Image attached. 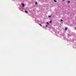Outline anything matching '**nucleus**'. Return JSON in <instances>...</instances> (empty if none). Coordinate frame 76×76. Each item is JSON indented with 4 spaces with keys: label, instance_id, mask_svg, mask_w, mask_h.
Here are the masks:
<instances>
[{
    "label": "nucleus",
    "instance_id": "2eb2a0df",
    "mask_svg": "<svg viewBox=\"0 0 76 76\" xmlns=\"http://www.w3.org/2000/svg\"><path fill=\"white\" fill-rule=\"evenodd\" d=\"M53 17H54V16H53Z\"/></svg>",
    "mask_w": 76,
    "mask_h": 76
},
{
    "label": "nucleus",
    "instance_id": "423d86ee",
    "mask_svg": "<svg viewBox=\"0 0 76 76\" xmlns=\"http://www.w3.org/2000/svg\"><path fill=\"white\" fill-rule=\"evenodd\" d=\"M39 24L40 26H42V25H41V24L39 23Z\"/></svg>",
    "mask_w": 76,
    "mask_h": 76
},
{
    "label": "nucleus",
    "instance_id": "39448f33",
    "mask_svg": "<svg viewBox=\"0 0 76 76\" xmlns=\"http://www.w3.org/2000/svg\"><path fill=\"white\" fill-rule=\"evenodd\" d=\"M25 13H28V11H25Z\"/></svg>",
    "mask_w": 76,
    "mask_h": 76
},
{
    "label": "nucleus",
    "instance_id": "20e7f679",
    "mask_svg": "<svg viewBox=\"0 0 76 76\" xmlns=\"http://www.w3.org/2000/svg\"><path fill=\"white\" fill-rule=\"evenodd\" d=\"M67 2H68V3H70V1H68Z\"/></svg>",
    "mask_w": 76,
    "mask_h": 76
},
{
    "label": "nucleus",
    "instance_id": "9d476101",
    "mask_svg": "<svg viewBox=\"0 0 76 76\" xmlns=\"http://www.w3.org/2000/svg\"><path fill=\"white\" fill-rule=\"evenodd\" d=\"M46 23H47V24H48V25H49V23L48 22H47Z\"/></svg>",
    "mask_w": 76,
    "mask_h": 76
},
{
    "label": "nucleus",
    "instance_id": "4468645a",
    "mask_svg": "<svg viewBox=\"0 0 76 76\" xmlns=\"http://www.w3.org/2000/svg\"><path fill=\"white\" fill-rule=\"evenodd\" d=\"M75 29H76V27H75Z\"/></svg>",
    "mask_w": 76,
    "mask_h": 76
},
{
    "label": "nucleus",
    "instance_id": "f257e3e1",
    "mask_svg": "<svg viewBox=\"0 0 76 76\" xmlns=\"http://www.w3.org/2000/svg\"><path fill=\"white\" fill-rule=\"evenodd\" d=\"M21 5L23 6V7H25V4L22 3Z\"/></svg>",
    "mask_w": 76,
    "mask_h": 76
},
{
    "label": "nucleus",
    "instance_id": "9b49d317",
    "mask_svg": "<svg viewBox=\"0 0 76 76\" xmlns=\"http://www.w3.org/2000/svg\"><path fill=\"white\" fill-rule=\"evenodd\" d=\"M51 16H49L48 17H49V18H51Z\"/></svg>",
    "mask_w": 76,
    "mask_h": 76
},
{
    "label": "nucleus",
    "instance_id": "f8f14e48",
    "mask_svg": "<svg viewBox=\"0 0 76 76\" xmlns=\"http://www.w3.org/2000/svg\"><path fill=\"white\" fill-rule=\"evenodd\" d=\"M48 26H47V25H46V27H47Z\"/></svg>",
    "mask_w": 76,
    "mask_h": 76
},
{
    "label": "nucleus",
    "instance_id": "ddd939ff",
    "mask_svg": "<svg viewBox=\"0 0 76 76\" xmlns=\"http://www.w3.org/2000/svg\"><path fill=\"white\" fill-rule=\"evenodd\" d=\"M63 1H65V0H63Z\"/></svg>",
    "mask_w": 76,
    "mask_h": 76
},
{
    "label": "nucleus",
    "instance_id": "1a4fd4ad",
    "mask_svg": "<svg viewBox=\"0 0 76 76\" xmlns=\"http://www.w3.org/2000/svg\"><path fill=\"white\" fill-rule=\"evenodd\" d=\"M61 22H63V20H62V19H61Z\"/></svg>",
    "mask_w": 76,
    "mask_h": 76
},
{
    "label": "nucleus",
    "instance_id": "7ed1b4c3",
    "mask_svg": "<svg viewBox=\"0 0 76 76\" xmlns=\"http://www.w3.org/2000/svg\"><path fill=\"white\" fill-rule=\"evenodd\" d=\"M67 29H68V28H65V31H66Z\"/></svg>",
    "mask_w": 76,
    "mask_h": 76
},
{
    "label": "nucleus",
    "instance_id": "6e6552de",
    "mask_svg": "<svg viewBox=\"0 0 76 76\" xmlns=\"http://www.w3.org/2000/svg\"><path fill=\"white\" fill-rule=\"evenodd\" d=\"M35 4H38V3H37V2H36L35 3Z\"/></svg>",
    "mask_w": 76,
    "mask_h": 76
},
{
    "label": "nucleus",
    "instance_id": "f03ea898",
    "mask_svg": "<svg viewBox=\"0 0 76 76\" xmlns=\"http://www.w3.org/2000/svg\"><path fill=\"white\" fill-rule=\"evenodd\" d=\"M49 23H52V21L51 20H50V21L49 22Z\"/></svg>",
    "mask_w": 76,
    "mask_h": 76
},
{
    "label": "nucleus",
    "instance_id": "0eeeda50",
    "mask_svg": "<svg viewBox=\"0 0 76 76\" xmlns=\"http://www.w3.org/2000/svg\"><path fill=\"white\" fill-rule=\"evenodd\" d=\"M54 1L55 2H57V1H56V0H54Z\"/></svg>",
    "mask_w": 76,
    "mask_h": 76
}]
</instances>
